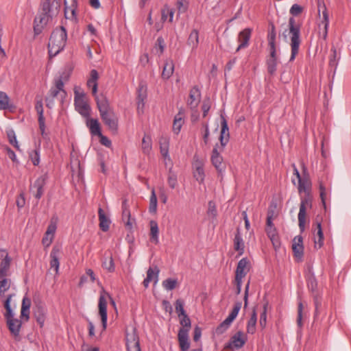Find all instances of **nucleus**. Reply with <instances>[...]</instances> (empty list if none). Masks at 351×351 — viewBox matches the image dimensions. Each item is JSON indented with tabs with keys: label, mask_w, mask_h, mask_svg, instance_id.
I'll list each match as a JSON object with an SVG mask.
<instances>
[{
	"label": "nucleus",
	"mask_w": 351,
	"mask_h": 351,
	"mask_svg": "<svg viewBox=\"0 0 351 351\" xmlns=\"http://www.w3.org/2000/svg\"><path fill=\"white\" fill-rule=\"evenodd\" d=\"M60 8V1L59 0H42L41 10L42 12L35 18L34 21V32L35 35L40 34L44 27L48 22L56 15Z\"/></svg>",
	"instance_id": "nucleus-1"
},
{
	"label": "nucleus",
	"mask_w": 351,
	"mask_h": 351,
	"mask_svg": "<svg viewBox=\"0 0 351 351\" xmlns=\"http://www.w3.org/2000/svg\"><path fill=\"white\" fill-rule=\"evenodd\" d=\"M96 102L103 122L113 134H116L118 131L119 118L110 106L108 99L101 95V98L96 97Z\"/></svg>",
	"instance_id": "nucleus-2"
},
{
	"label": "nucleus",
	"mask_w": 351,
	"mask_h": 351,
	"mask_svg": "<svg viewBox=\"0 0 351 351\" xmlns=\"http://www.w3.org/2000/svg\"><path fill=\"white\" fill-rule=\"evenodd\" d=\"M71 70L63 71L60 75L53 80V86L49 91L48 96L45 97L46 106L49 108H51L54 105V98L58 96L60 101L66 97V92L64 88V82H67L70 77Z\"/></svg>",
	"instance_id": "nucleus-3"
},
{
	"label": "nucleus",
	"mask_w": 351,
	"mask_h": 351,
	"mask_svg": "<svg viewBox=\"0 0 351 351\" xmlns=\"http://www.w3.org/2000/svg\"><path fill=\"white\" fill-rule=\"evenodd\" d=\"M66 38V30L64 26H60L52 32L48 43L49 56L50 58L55 57L64 49Z\"/></svg>",
	"instance_id": "nucleus-4"
},
{
	"label": "nucleus",
	"mask_w": 351,
	"mask_h": 351,
	"mask_svg": "<svg viewBox=\"0 0 351 351\" xmlns=\"http://www.w3.org/2000/svg\"><path fill=\"white\" fill-rule=\"evenodd\" d=\"M289 30L291 35V56L289 61L292 62L295 60L299 52V47L301 43L300 25L296 24L293 17H290L289 19Z\"/></svg>",
	"instance_id": "nucleus-5"
},
{
	"label": "nucleus",
	"mask_w": 351,
	"mask_h": 351,
	"mask_svg": "<svg viewBox=\"0 0 351 351\" xmlns=\"http://www.w3.org/2000/svg\"><path fill=\"white\" fill-rule=\"evenodd\" d=\"M74 95V102L76 110L84 117H89L90 108L87 103L85 94L83 92H79L75 88Z\"/></svg>",
	"instance_id": "nucleus-6"
},
{
	"label": "nucleus",
	"mask_w": 351,
	"mask_h": 351,
	"mask_svg": "<svg viewBox=\"0 0 351 351\" xmlns=\"http://www.w3.org/2000/svg\"><path fill=\"white\" fill-rule=\"evenodd\" d=\"M105 295H106L110 299V302L113 306H115V302L114 300L111 298V296L106 292L104 291V293H101L100 294L99 298V314L101 316V323H102V327L103 330H105L107 327V301L106 298H105Z\"/></svg>",
	"instance_id": "nucleus-7"
},
{
	"label": "nucleus",
	"mask_w": 351,
	"mask_h": 351,
	"mask_svg": "<svg viewBox=\"0 0 351 351\" xmlns=\"http://www.w3.org/2000/svg\"><path fill=\"white\" fill-rule=\"evenodd\" d=\"M311 197L309 195V193L307 192V195H306V197L301 199L300 210L298 213V226L301 232H303L305 230L306 207H311Z\"/></svg>",
	"instance_id": "nucleus-8"
},
{
	"label": "nucleus",
	"mask_w": 351,
	"mask_h": 351,
	"mask_svg": "<svg viewBox=\"0 0 351 351\" xmlns=\"http://www.w3.org/2000/svg\"><path fill=\"white\" fill-rule=\"evenodd\" d=\"M0 257L1 258L0 262V279H1L9 276L12 258L4 249H0Z\"/></svg>",
	"instance_id": "nucleus-9"
},
{
	"label": "nucleus",
	"mask_w": 351,
	"mask_h": 351,
	"mask_svg": "<svg viewBox=\"0 0 351 351\" xmlns=\"http://www.w3.org/2000/svg\"><path fill=\"white\" fill-rule=\"evenodd\" d=\"M125 339L128 351H141L139 337L135 329L130 332H126Z\"/></svg>",
	"instance_id": "nucleus-10"
},
{
	"label": "nucleus",
	"mask_w": 351,
	"mask_h": 351,
	"mask_svg": "<svg viewBox=\"0 0 351 351\" xmlns=\"http://www.w3.org/2000/svg\"><path fill=\"white\" fill-rule=\"evenodd\" d=\"M315 247L321 248L324 244V234L322 228L321 219L317 216L313 224Z\"/></svg>",
	"instance_id": "nucleus-11"
},
{
	"label": "nucleus",
	"mask_w": 351,
	"mask_h": 351,
	"mask_svg": "<svg viewBox=\"0 0 351 351\" xmlns=\"http://www.w3.org/2000/svg\"><path fill=\"white\" fill-rule=\"evenodd\" d=\"M247 341V338L242 331L236 332L230 339L228 343L225 346L226 349L236 348L239 349L242 348Z\"/></svg>",
	"instance_id": "nucleus-12"
},
{
	"label": "nucleus",
	"mask_w": 351,
	"mask_h": 351,
	"mask_svg": "<svg viewBox=\"0 0 351 351\" xmlns=\"http://www.w3.org/2000/svg\"><path fill=\"white\" fill-rule=\"evenodd\" d=\"M14 315H12V317H6L5 319L10 333L14 337H17L20 334L22 321L17 318H14Z\"/></svg>",
	"instance_id": "nucleus-13"
},
{
	"label": "nucleus",
	"mask_w": 351,
	"mask_h": 351,
	"mask_svg": "<svg viewBox=\"0 0 351 351\" xmlns=\"http://www.w3.org/2000/svg\"><path fill=\"white\" fill-rule=\"evenodd\" d=\"M201 99V93L197 86H193L189 93L187 105L190 107L191 110H195L199 104Z\"/></svg>",
	"instance_id": "nucleus-14"
},
{
	"label": "nucleus",
	"mask_w": 351,
	"mask_h": 351,
	"mask_svg": "<svg viewBox=\"0 0 351 351\" xmlns=\"http://www.w3.org/2000/svg\"><path fill=\"white\" fill-rule=\"evenodd\" d=\"M47 178V175H43L38 177L31 188V191L33 192L34 197L38 199H40L43 195V188L46 184Z\"/></svg>",
	"instance_id": "nucleus-15"
},
{
	"label": "nucleus",
	"mask_w": 351,
	"mask_h": 351,
	"mask_svg": "<svg viewBox=\"0 0 351 351\" xmlns=\"http://www.w3.org/2000/svg\"><path fill=\"white\" fill-rule=\"evenodd\" d=\"M221 133L219 136V141L221 144L220 149L223 150L224 147L227 145L229 141L230 134H229V128L228 126V123L226 118L221 114Z\"/></svg>",
	"instance_id": "nucleus-16"
},
{
	"label": "nucleus",
	"mask_w": 351,
	"mask_h": 351,
	"mask_svg": "<svg viewBox=\"0 0 351 351\" xmlns=\"http://www.w3.org/2000/svg\"><path fill=\"white\" fill-rule=\"evenodd\" d=\"M321 9H322V20L321 21V24H319V26L321 25H323L324 29L322 32V37L324 40H326L328 36V30L329 27V16L328 14L327 9L324 4L322 5L319 2L318 3V12L319 14H320ZM319 34H321V32H319Z\"/></svg>",
	"instance_id": "nucleus-17"
},
{
	"label": "nucleus",
	"mask_w": 351,
	"mask_h": 351,
	"mask_svg": "<svg viewBox=\"0 0 351 351\" xmlns=\"http://www.w3.org/2000/svg\"><path fill=\"white\" fill-rule=\"evenodd\" d=\"M250 263L247 258H243L241 259L237 265L235 271V278L242 279L245 276L250 270Z\"/></svg>",
	"instance_id": "nucleus-18"
},
{
	"label": "nucleus",
	"mask_w": 351,
	"mask_h": 351,
	"mask_svg": "<svg viewBox=\"0 0 351 351\" xmlns=\"http://www.w3.org/2000/svg\"><path fill=\"white\" fill-rule=\"evenodd\" d=\"M218 144H216L214 147L212 155H211V162L213 166L216 168V169L221 173L224 169V165H223V158L221 156H220L219 152H218Z\"/></svg>",
	"instance_id": "nucleus-19"
},
{
	"label": "nucleus",
	"mask_w": 351,
	"mask_h": 351,
	"mask_svg": "<svg viewBox=\"0 0 351 351\" xmlns=\"http://www.w3.org/2000/svg\"><path fill=\"white\" fill-rule=\"evenodd\" d=\"M292 250L294 256L301 259L304 254L303 238L302 236H296L293 238Z\"/></svg>",
	"instance_id": "nucleus-20"
},
{
	"label": "nucleus",
	"mask_w": 351,
	"mask_h": 351,
	"mask_svg": "<svg viewBox=\"0 0 351 351\" xmlns=\"http://www.w3.org/2000/svg\"><path fill=\"white\" fill-rule=\"evenodd\" d=\"M35 109L38 115V121L39 124V129L40 130L41 135L43 136L45 135V117L43 115V101L41 99L36 101Z\"/></svg>",
	"instance_id": "nucleus-21"
},
{
	"label": "nucleus",
	"mask_w": 351,
	"mask_h": 351,
	"mask_svg": "<svg viewBox=\"0 0 351 351\" xmlns=\"http://www.w3.org/2000/svg\"><path fill=\"white\" fill-rule=\"evenodd\" d=\"M159 269L157 266H154V267H150L147 271V277L143 280V285L145 288L149 287V283L152 281H154L156 284L158 280V274Z\"/></svg>",
	"instance_id": "nucleus-22"
},
{
	"label": "nucleus",
	"mask_w": 351,
	"mask_h": 351,
	"mask_svg": "<svg viewBox=\"0 0 351 351\" xmlns=\"http://www.w3.org/2000/svg\"><path fill=\"white\" fill-rule=\"evenodd\" d=\"M306 279L308 289L312 293V295L319 293L317 290V281L311 268H309L308 274L306 276Z\"/></svg>",
	"instance_id": "nucleus-23"
},
{
	"label": "nucleus",
	"mask_w": 351,
	"mask_h": 351,
	"mask_svg": "<svg viewBox=\"0 0 351 351\" xmlns=\"http://www.w3.org/2000/svg\"><path fill=\"white\" fill-rule=\"evenodd\" d=\"M178 340L181 351H187L189 349V332H186L185 330H179Z\"/></svg>",
	"instance_id": "nucleus-24"
},
{
	"label": "nucleus",
	"mask_w": 351,
	"mask_h": 351,
	"mask_svg": "<svg viewBox=\"0 0 351 351\" xmlns=\"http://www.w3.org/2000/svg\"><path fill=\"white\" fill-rule=\"evenodd\" d=\"M90 77L87 81V86L90 88H92V93L95 97H98L99 98H101V95H97L98 86L97 81L99 78L98 72L95 69H93L90 71Z\"/></svg>",
	"instance_id": "nucleus-25"
},
{
	"label": "nucleus",
	"mask_w": 351,
	"mask_h": 351,
	"mask_svg": "<svg viewBox=\"0 0 351 351\" xmlns=\"http://www.w3.org/2000/svg\"><path fill=\"white\" fill-rule=\"evenodd\" d=\"M60 249L58 246H54L50 253V267L54 268L56 274L58 273L60 262H59V254Z\"/></svg>",
	"instance_id": "nucleus-26"
},
{
	"label": "nucleus",
	"mask_w": 351,
	"mask_h": 351,
	"mask_svg": "<svg viewBox=\"0 0 351 351\" xmlns=\"http://www.w3.org/2000/svg\"><path fill=\"white\" fill-rule=\"evenodd\" d=\"M251 36V29L246 28L241 31L239 34V42L240 43L236 51H239L241 49L245 48L248 45V42Z\"/></svg>",
	"instance_id": "nucleus-27"
},
{
	"label": "nucleus",
	"mask_w": 351,
	"mask_h": 351,
	"mask_svg": "<svg viewBox=\"0 0 351 351\" xmlns=\"http://www.w3.org/2000/svg\"><path fill=\"white\" fill-rule=\"evenodd\" d=\"M86 125L90 130V132L92 135L101 136L100 124L96 119H88L86 121Z\"/></svg>",
	"instance_id": "nucleus-28"
},
{
	"label": "nucleus",
	"mask_w": 351,
	"mask_h": 351,
	"mask_svg": "<svg viewBox=\"0 0 351 351\" xmlns=\"http://www.w3.org/2000/svg\"><path fill=\"white\" fill-rule=\"evenodd\" d=\"M64 16L65 18L67 19H76V14H75V10L77 8V0H71V3L70 6L66 5V1L64 0Z\"/></svg>",
	"instance_id": "nucleus-29"
},
{
	"label": "nucleus",
	"mask_w": 351,
	"mask_h": 351,
	"mask_svg": "<svg viewBox=\"0 0 351 351\" xmlns=\"http://www.w3.org/2000/svg\"><path fill=\"white\" fill-rule=\"evenodd\" d=\"M174 71V64L171 59L165 61L162 72V77L164 80H168L173 74Z\"/></svg>",
	"instance_id": "nucleus-30"
},
{
	"label": "nucleus",
	"mask_w": 351,
	"mask_h": 351,
	"mask_svg": "<svg viewBox=\"0 0 351 351\" xmlns=\"http://www.w3.org/2000/svg\"><path fill=\"white\" fill-rule=\"evenodd\" d=\"M99 227L104 232H107L110 228V221L106 216L104 210L99 208L98 210Z\"/></svg>",
	"instance_id": "nucleus-31"
},
{
	"label": "nucleus",
	"mask_w": 351,
	"mask_h": 351,
	"mask_svg": "<svg viewBox=\"0 0 351 351\" xmlns=\"http://www.w3.org/2000/svg\"><path fill=\"white\" fill-rule=\"evenodd\" d=\"M234 249L239 252V256L244 253V242L239 229H237L234 239Z\"/></svg>",
	"instance_id": "nucleus-32"
},
{
	"label": "nucleus",
	"mask_w": 351,
	"mask_h": 351,
	"mask_svg": "<svg viewBox=\"0 0 351 351\" xmlns=\"http://www.w3.org/2000/svg\"><path fill=\"white\" fill-rule=\"evenodd\" d=\"M150 226V241L155 244H158L159 242L158 239V234H159V229L158 223L152 220L149 222Z\"/></svg>",
	"instance_id": "nucleus-33"
},
{
	"label": "nucleus",
	"mask_w": 351,
	"mask_h": 351,
	"mask_svg": "<svg viewBox=\"0 0 351 351\" xmlns=\"http://www.w3.org/2000/svg\"><path fill=\"white\" fill-rule=\"evenodd\" d=\"M45 313L46 310L42 306H37L34 311V315L40 327L44 324L45 320Z\"/></svg>",
	"instance_id": "nucleus-34"
},
{
	"label": "nucleus",
	"mask_w": 351,
	"mask_h": 351,
	"mask_svg": "<svg viewBox=\"0 0 351 351\" xmlns=\"http://www.w3.org/2000/svg\"><path fill=\"white\" fill-rule=\"evenodd\" d=\"M147 97L146 87L140 84L138 88L137 107L138 109L143 108L144 106V101Z\"/></svg>",
	"instance_id": "nucleus-35"
},
{
	"label": "nucleus",
	"mask_w": 351,
	"mask_h": 351,
	"mask_svg": "<svg viewBox=\"0 0 351 351\" xmlns=\"http://www.w3.org/2000/svg\"><path fill=\"white\" fill-rule=\"evenodd\" d=\"M257 322V315L256 309L254 308L251 315L250 319L247 322V332L250 334H254L256 332V325Z\"/></svg>",
	"instance_id": "nucleus-36"
},
{
	"label": "nucleus",
	"mask_w": 351,
	"mask_h": 351,
	"mask_svg": "<svg viewBox=\"0 0 351 351\" xmlns=\"http://www.w3.org/2000/svg\"><path fill=\"white\" fill-rule=\"evenodd\" d=\"M184 123L182 114L180 111L176 116L173 123V130L176 134H178Z\"/></svg>",
	"instance_id": "nucleus-37"
},
{
	"label": "nucleus",
	"mask_w": 351,
	"mask_h": 351,
	"mask_svg": "<svg viewBox=\"0 0 351 351\" xmlns=\"http://www.w3.org/2000/svg\"><path fill=\"white\" fill-rule=\"evenodd\" d=\"M152 138L149 135H145L142 139L141 149L145 154H149L152 150Z\"/></svg>",
	"instance_id": "nucleus-38"
},
{
	"label": "nucleus",
	"mask_w": 351,
	"mask_h": 351,
	"mask_svg": "<svg viewBox=\"0 0 351 351\" xmlns=\"http://www.w3.org/2000/svg\"><path fill=\"white\" fill-rule=\"evenodd\" d=\"M178 317L180 324L182 326L180 330H185L186 332H189L191 328V322L188 315L185 314Z\"/></svg>",
	"instance_id": "nucleus-39"
},
{
	"label": "nucleus",
	"mask_w": 351,
	"mask_h": 351,
	"mask_svg": "<svg viewBox=\"0 0 351 351\" xmlns=\"http://www.w3.org/2000/svg\"><path fill=\"white\" fill-rule=\"evenodd\" d=\"M10 98L8 95L2 91H0V110L10 109L12 105L10 104Z\"/></svg>",
	"instance_id": "nucleus-40"
},
{
	"label": "nucleus",
	"mask_w": 351,
	"mask_h": 351,
	"mask_svg": "<svg viewBox=\"0 0 351 351\" xmlns=\"http://www.w3.org/2000/svg\"><path fill=\"white\" fill-rule=\"evenodd\" d=\"M194 178L198 181L199 183H202L204 180V171L201 162H198L196 165L195 170L193 173Z\"/></svg>",
	"instance_id": "nucleus-41"
},
{
	"label": "nucleus",
	"mask_w": 351,
	"mask_h": 351,
	"mask_svg": "<svg viewBox=\"0 0 351 351\" xmlns=\"http://www.w3.org/2000/svg\"><path fill=\"white\" fill-rule=\"evenodd\" d=\"M242 303L241 302H237L232 310L230 313L229 315L226 317V319H227V322H230L231 324L234 321V319L237 317L241 308Z\"/></svg>",
	"instance_id": "nucleus-42"
},
{
	"label": "nucleus",
	"mask_w": 351,
	"mask_h": 351,
	"mask_svg": "<svg viewBox=\"0 0 351 351\" xmlns=\"http://www.w3.org/2000/svg\"><path fill=\"white\" fill-rule=\"evenodd\" d=\"M122 220L124 222L126 228L131 230L133 227V223L131 219L130 210H122Z\"/></svg>",
	"instance_id": "nucleus-43"
},
{
	"label": "nucleus",
	"mask_w": 351,
	"mask_h": 351,
	"mask_svg": "<svg viewBox=\"0 0 351 351\" xmlns=\"http://www.w3.org/2000/svg\"><path fill=\"white\" fill-rule=\"evenodd\" d=\"M188 44L192 47V48H196L197 47L199 43V36L198 32L195 29H193L188 38L187 41Z\"/></svg>",
	"instance_id": "nucleus-44"
},
{
	"label": "nucleus",
	"mask_w": 351,
	"mask_h": 351,
	"mask_svg": "<svg viewBox=\"0 0 351 351\" xmlns=\"http://www.w3.org/2000/svg\"><path fill=\"white\" fill-rule=\"evenodd\" d=\"M278 63V59H267L266 64L267 66V71L270 75H273L275 74L277 69Z\"/></svg>",
	"instance_id": "nucleus-45"
},
{
	"label": "nucleus",
	"mask_w": 351,
	"mask_h": 351,
	"mask_svg": "<svg viewBox=\"0 0 351 351\" xmlns=\"http://www.w3.org/2000/svg\"><path fill=\"white\" fill-rule=\"evenodd\" d=\"M11 285V280L4 277L0 279V296L3 295L7 291Z\"/></svg>",
	"instance_id": "nucleus-46"
},
{
	"label": "nucleus",
	"mask_w": 351,
	"mask_h": 351,
	"mask_svg": "<svg viewBox=\"0 0 351 351\" xmlns=\"http://www.w3.org/2000/svg\"><path fill=\"white\" fill-rule=\"evenodd\" d=\"M7 136L9 141V143L13 145L17 150H20L19 145L16 140V136L15 132L13 130H9L7 131Z\"/></svg>",
	"instance_id": "nucleus-47"
},
{
	"label": "nucleus",
	"mask_w": 351,
	"mask_h": 351,
	"mask_svg": "<svg viewBox=\"0 0 351 351\" xmlns=\"http://www.w3.org/2000/svg\"><path fill=\"white\" fill-rule=\"evenodd\" d=\"M102 267L109 272H113L114 271V264L112 256L105 258L102 263Z\"/></svg>",
	"instance_id": "nucleus-48"
},
{
	"label": "nucleus",
	"mask_w": 351,
	"mask_h": 351,
	"mask_svg": "<svg viewBox=\"0 0 351 351\" xmlns=\"http://www.w3.org/2000/svg\"><path fill=\"white\" fill-rule=\"evenodd\" d=\"M315 305V317H317L319 314V308L322 306V297L319 293L312 295Z\"/></svg>",
	"instance_id": "nucleus-49"
},
{
	"label": "nucleus",
	"mask_w": 351,
	"mask_h": 351,
	"mask_svg": "<svg viewBox=\"0 0 351 351\" xmlns=\"http://www.w3.org/2000/svg\"><path fill=\"white\" fill-rule=\"evenodd\" d=\"M13 294H10L7 296L6 300L4 302V307L5 308V313L4 314V317H12V315H14V313L12 310L10 302L12 298Z\"/></svg>",
	"instance_id": "nucleus-50"
},
{
	"label": "nucleus",
	"mask_w": 351,
	"mask_h": 351,
	"mask_svg": "<svg viewBox=\"0 0 351 351\" xmlns=\"http://www.w3.org/2000/svg\"><path fill=\"white\" fill-rule=\"evenodd\" d=\"M330 52L331 54L329 60V66L330 67H334L335 69L338 64L337 52L336 48L335 47H332Z\"/></svg>",
	"instance_id": "nucleus-51"
},
{
	"label": "nucleus",
	"mask_w": 351,
	"mask_h": 351,
	"mask_svg": "<svg viewBox=\"0 0 351 351\" xmlns=\"http://www.w3.org/2000/svg\"><path fill=\"white\" fill-rule=\"evenodd\" d=\"M269 305L268 302H265L263 304V312L261 313L260 315V319H259V324L262 328H265L266 324H267V306Z\"/></svg>",
	"instance_id": "nucleus-52"
},
{
	"label": "nucleus",
	"mask_w": 351,
	"mask_h": 351,
	"mask_svg": "<svg viewBox=\"0 0 351 351\" xmlns=\"http://www.w3.org/2000/svg\"><path fill=\"white\" fill-rule=\"evenodd\" d=\"M184 302L182 299L176 300L175 302V309L178 317L186 314L184 308Z\"/></svg>",
	"instance_id": "nucleus-53"
},
{
	"label": "nucleus",
	"mask_w": 351,
	"mask_h": 351,
	"mask_svg": "<svg viewBox=\"0 0 351 351\" xmlns=\"http://www.w3.org/2000/svg\"><path fill=\"white\" fill-rule=\"evenodd\" d=\"M157 210V197L156 195L155 191L153 190L152 191L150 200H149V211L151 213H155Z\"/></svg>",
	"instance_id": "nucleus-54"
},
{
	"label": "nucleus",
	"mask_w": 351,
	"mask_h": 351,
	"mask_svg": "<svg viewBox=\"0 0 351 351\" xmlns=\"http://www.w3.org/2000/svg\"><path fill=\"white\" fill-rule=\"evenodd\" d=\"M178 281L176 279L167 278L162 282L163 287L167 291H171L176 287Z\"/></svg>",
	"instance_id": "nucleus-55"
},
{
	"label": "nucleus",
	"mask_w": 351,
	"mask_h": 351,
	"mask_svg": "<svg viewBox=\"0 0 351 351\" xmlns=\"http://www.w3.org/2000/svg\"><path fill=\"white\" fill-rule=\"evenodd\" d=\"M276 27L273 23H269V29L267 35L268 43H276Z\"/></svg>",
	"instance_id": "nucleus-56"
},
{
	"label": "nucleus",
	"mask_w": 351,
	"mask_h": 351,
	"mask_svg": "<svg viewBox=\"0 0 351 351\" xmlns=\"http://www.w3.org/2000/svg\"><path fill=\"white\" fill-rule=\"evenodd\" d=\"M167 182L170 188L175 189L178 184L177 176L171 169L169 171Z\"/></svg>",
	"instance_id": "nucleus-57"
},
{
	"label": "nucleus",
	"mask_w": 351,
	"mask_h": 351,
	"mask_svg": "<svg viewBox=\"0 0 351 351\" xmlns=\"http://www.w3.org/2000/svg\"><path fill=\"white\" fill-rule=\"evenodd\" d=\"M227 319H225L216 328L215 332L217 335H221L225 332L228 328L230 327L231 323L230 322H227Z\"/></svg>",
	"instance_id": "nucleus-58"
},
{
	"label": "nucleus",
	"mask_w": 351,
	"mask_h": 351,
	"mask_svg": "<svg viewBox=\"0 0 351 351\" xmlns=\"http://www.w3.org/2000/svg\"><path fill=\"white\" fill-rule=\"evenodd\" d=\"M29 158L34 165L37 166L40 162L39 150L34 149L29 153Z\"/></svg>",
	"instance_id": "nucleus-59"
},
{
	"label": "nucleus",
	"mask_w": 351,
	"mask_h": 351,
	"mask_svg": "<svg viewBox=\"0 0 351 351\" xmlns=\"http://www.w3.org/2000/svg\"><path fill=\"white\" fill-rule=\"evenodd\" d=\"M269 56L267 58L269 59H278L277 56L276 45V43H268Z\"/></svg>",
	"instance_id": "nucleus-60"
},
{
	"label": "nucleus",
	"mask_w": 351,
	"mask_h": 351,
	"mask_svg": "<svg viewBox=\"0 0 351 351\" xmlns=\"http://www.w3.org/2000/svg\"><path fill=\"white\" fill-rule=\"evenodd\" d=\"M309 185V183L308 182L307 180L306 179H300V180H298V191L299 193H302V192H306L307 191V188Z\"/></svg>",
	"instance_id": "nucleus-61"
},
{
	"label": "nucleus",
	"mask_w": 351,
	"mask_h": 351,
	"mask_svg": "<svg viewBox=\"0 0 351 351\" xmlns=\"http://www.w3.org/2000/svg\"><path fill=\"white\" fill-rule=\"evenodd\" d=\"M302 311H303V305L300 302L298 304V316H297V324L298 327L302 328Z\"/></svg>",
	"instance_id": "nucleus-62"
},
{
	"label": "nucleus",
	"mask_w": 351,
	"mask_h": 351,
	"mask_svg": "<svg viewBox=\"0 0 351 351\" xmlns=\"http://www.w3.org/2000/svg\"><path fill=\"white\" fill-rule=\"evenodd\" d=\"M202 126L204 128V133L203 135V141L204 143L206 145L209 143V128L208 124L207 123H202Z\"/></svg>",
	"instance_id": "nucleus-63"
},
{
	"label": "nucleus",
	"mask_w": 351,
	"mask_h": 351,
	"mask_svg": "<svg viewBox=\"0 0 351 351\" xmlns=\"http://www.w3.org/2000/svg\"><path fill=\"white\" fill-rule=\"evenodd\" d=\"M188 3L186 0H178L177 8L179 12H184L187 10Z\"/></svg>",
	"instance_id": "nucleus-64"
}]
</instances>
